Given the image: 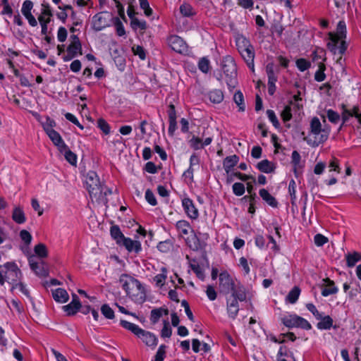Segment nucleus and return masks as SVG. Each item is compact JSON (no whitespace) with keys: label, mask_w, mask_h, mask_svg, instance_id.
<instances>
[{"label":"nucleus","mask_w":361,"mask_h":361,"mask_svg":"<svg viewBox=\"0 0 361 361\" xmlns=\"http://www.w3.org/2000/svg\"><path fill=\"white\" fill-rule=\"evenodd\" d=\"M68 32L64 27H59L57 31V39L60 42H64L67 38Z\"/></svg>","instance_id":"obj_64"},{"label":"nucleus","mask_w":361,"mask_h":361,"mask_svg":"<svg viewBox=\"0 0 361 361\" xmlns=\"http://www.w3.org/2000/svg\"><path fill=\"white\" fill-rule=\"evenodd\" d=\"M240 54L243 59L246 61L249 68H250L252 71H254L255 53L253 47H251L250 49H243Z\"/></svg>","instance_id":"obj_28"},{"label":"nucleus","mask_w":361,"mask_h":361,"mask_svg":"<svg viewBox=\"0 0 361 361\" xmlns=\"http://www.w3.org/2000/svg\"><path fill=\"white\" fill-rule=\"evenodd\" d=\"M345 38L346 25L344 21L341 20L337 25L336 32H330L328 34V49L334 55H343L348 48Z\"/></svg>","instance_id":"obj_1"},{"label":"nucleus","mask_w":361,"mask_h":361,"mask_svg":"<svg viewBox=\"0 0 361 361\" xmlns=\"http://www.w3.org/2000/svg\"><path fill=\"white\" fill-rule=\"evenodd\" d=\"M326 117L333 123H337L340 121V115L332 109L327 110Z\"/></svg>","instance_id":"obj_53"},{"label":"nucleus","mask_w":361,"mask_h":361,"mask_svg":"<svg viewBox=\"0 0 361 361\" xmlns=\"http://www.w3.org/2000/svg\"><path fill=\"white\" fill-rule=\"evenodd\" d=\"M181 204L186 216L192 219L196 220L199 217V210L194 202L188 197H183L181 200Z\"/></svg>","instance_id":"obj_12"},{"label":"nucleus","mask_w":361,"mask_h":361,"mask_svg":"<svg viewBox=\"0 0 361 361\" xmlns=\"http://www.w3.org/2000/svg\"><path fill=\"white\" fill-rule=\"evenodd\" d=\"M20 237L23 242H24L27 245H30L32 237L31 234L26 230H22L20 232Z\"/></svg>","instance_id":"obj_63"},{"label":"nucleus","mask_w":361,"mask_h":361,"mask_svg":"<svg viewBox=\"0 0 361 361\" xmlns=\"http://www.w3.org/2000/svg\"><path fill=\"white\" fill-rule=\"evenodd\" d=\"M192 350L195 353H199L200 351L207 353L210 350V346L209 344H207L206 343H202L198 339H192Z\"/></svg>","instance_id":"obj_35"},{"label":"nucleus","mask_w":361,"mask_h":361,"mask_svg":"<svg viewBox=\"0 0 361 361\" xmlns=\"http://www.w3.org/2000/svg\"><path fill=\"white\" fill-rule=\"evenodd\" d=\"M172 334V329L169 322H164V326L161 331V336L163 338H170Z\"/></svg>","instance_id":"obj_55"},{"label":"nucleus","mask_w":361,"mask_h":361,"mask_svg":"<svg viewBox=\"0 0 361 361\" xmlns=\"http://www.w3.org/2000/svg\"><path fill=\"white\" fill-rule=\"evenodd\" d=\"M351 116H355L357 119L361 127V114L359 112L358 106H355L352 109H348L345 105H343L342 118L343 123L346 122Z\"/></svg>","instance_id":"obj_19"},{"label":"nucleus","mask_w":361,"mask_h":361,"mask_svg":"<svg viewBox=\"0 0 361 361\" xmlns=\"http://www.w3.org/2000/svg\"><path fill=\"white\" fill-rule=\"evenodd\" d=\"M50 140L52 141L53 144L60 149H65L66 144L63 140L60 134L54 130H49V133L47 134Z\"/></svg>","instance_id":"obj_23"},{"label":"nucleus","mask_w":361,"mask_h":361,"mask_svg":"<svg viewBox=\"0 0 361 361\" xmlns=\"http://www.w3.org/2000/svg\"><path fill=\"white\" fill-rule=\"evenodd\" d=\"M231 296L233 299H235L238 301H245L247 298V293L245 288L240 283L235 284L234 288L231 290Z\"/></svg>","instance_id":"obj_20"},{"label":"nucleus","mask_w":361,"mask_h":361,"mask_svg":"<svg viewBox=\"0 0 361 361\" xmlns=\"http://www.w3.org/2000/svg\"><path fill=\"white\" fill-rule=\"evenodd\" d=\"M81 44L79 38L76 35L71 37V43L67 47V53L63 58L65 61H71L78 54H81Z\"/></svg>","instance_id":"obj_11"},{"label":"nucleus","mask_w":361,"mask_h":361,"mask_svg":"<svg viewBox=\"0 0 361 361\" xmlns=\"http://www.w3.org/2000/svg\"><path fill=\"white\" fill-rule=\"evenodd\" d=\"M121 325L132 332L145 346L154 350L158 344V337L154 333L143 329L138 325L126 320H121Z\"/></svg>","instance_id":"obj_3"},{"label":"nucleus","mask_w":361,"mask_h":361,"mask_svg":"<svg viewBox=\"0 0 361 361\" xmlns=\"http://www.w3.org/2000/svg\"><path fill=\"white\" fill-rule=\"evenodd\" d=\"M97 125L99 129L105 134L108 135L110 133L109 125L102 118H99L97 121Z\"/></svg>","instance_id":"obj_61"},{"label":"nucleus","mask_w":361,"mask_h":361,"mask_svg":"<svg viewBox=\"0 0 361 361\" xmlns=\"http://www.w3.org/2000/svg\"><path fill=\"white\" fill-rule=\"evenodd\" d=\"M176 129V121L175 115L170 114L169 115V134L173 136Z\"/></svg>","instance_id":"obj_59"},{"label":"nucleus","mask_w":361,"mask_h":361,"mask_svg":"<svg viewBox=\"0 0 361 361\" xmlns=\"http://www.w3.org/2000/svg\"><path fill=\"white\" fill-rule=\"evenodd\" d=\"M233 99L239 107V110L243 111L245 110L243 94L240 91H238L234 94Z\"/></svg>","instance_id":"obj_46"},{"label":"nucleus","mask_w":361,"mask_h":361,"mask_svg":"<svg viewBox=\"0 0 361 361\" xmlns=\"http://www.w3.org/2000/svg\"><path fill=\"white\" fill-rule=\"evenodd\" d=\"M33 6L34 4L30 0L24 1L21 7V13L31 27H36L37 20L32 13Z\"/></svg>","instance_id":"obj_13"},{"label":"nucleus","mask_w":361,"mask_h":361,"mask_svg":"<svg viewBox=\"0 0 361 361\" xmlns=\"http://www.w3.org/2000/svg\"><path fill=\"white\" fill-rule=\"evenodd\" d=\"M101 312L106 319H112L114 318V312L107 304H104L101 307Z\"/></svg>","instance_id":"obj_47"},{"label":"nucleus","mask_w":361,"mask_h":361,"mask_svg":"<svg viewBox=\"0 0 361 361\" xmlns=\"http://www.w3.org/2000/svg\"><path fill=\"white\" fill-rule=\"evenodd\" d=\"M198 68L202 72L207 73L210 68L209 61L206 58L201 59L198 63Z\"/></svg>","instance_id":"obj_54"},{"label":"nucleus","mask_w":361,"mask_h":361,"mask_svg":"<svg viewBox=\"0 0 361 361\" xmlns=\"http://www.w3.org/2000/svg\"><path fill=\"white\" fill-rule=\"evenodd\" d=\"M58 9L59 11L56 13V16L61 23H65L68 16V11H73V7L68 4H59Z\"/></svg>","instance_id":"obj_25"},{"label":"nucleus","mask_w":361,"mask_h":361,"mask_svg":"<svg viewBox=\"0 0 361 361\" xmlns=\"http://www.w3.org/2000/svg\"><path fill=\"white\" fill-rule=\"evenodd\" d=\"M118 281L121 288L133 300L136 302H142L145 300V288L137 279L123 274L120 276Z\"/></svg>","instance_id":"obj_2"},{"label":"nucleus","mask_w":361,"mask_h":361,"mask_svg":"<svg viewBox=\"0 0 361 361\" xmlns=\"http://www.w3.org/2000/svg\"><path fill=\"white\" fill-rule=\"evenodd\" d=\"M277 81V77L276 76H271L268 77V92L269 93L272 95L276 90V82Z\"/></svg>","instance_id":"obj_60"},{"label":"nucleus","mask_w":361,"mask_h":361,"mask_svg":"<svg viewBox=\"0 0 361 361\" xmlns=\"http://www.w3.org/2000/svg\"><path fill=\"white\" fill-rule=\"evenodd\" d=\"M330 128L326 125L322 126L317 117H314L310 122V131L305 137L307 143L312 147L318 146L324 142L329 137Z\"/></svg>","instance_id":"obj_4"},{"label":"nucleus","mask_w":361,"mask_h":361,"mask_svg":"<svg viewBox=\"0 0 361 361\" xmlns=\"http://www.w3.org/2000/svg\"><path fill=\"white\" fill-rule=\"evenodd\" d=\"M317 319H320V321L317 324V328L321 330L330 329L333 325V319L329 316L320 317Z\"/></svg>","instance_id":"obj_36"},{"label":"nucleus","mask_w":361,"mask_h":361,"mask_svg":"<svg viewBox=\"0 0 361 361\" xmlns=\"http://www.w3.org/2000/svg\"><path fill=\"white\" fill-rule=\"evenodd\" d=\"M226 304L228 317L231 319H235L239 311L238 301L230 297L227 298Z\"/></svg>","instance_id":"obj_22"},{"label":"nucleus","mask_w":361,"mask_h":361,"mask_svg":"<svg viewBox=\"0 0 361 361\" xmlns=\"http://www.w3.org/2000/svg\"><path fill=\"white\" fill-rule=\"evenodd\" d=\"M29 265L31 269L39 276H46L48 274L47 270L44 268L43 262H38L33 256L28 259Z\"/></svg>","instance_id":"obj_16"},{"label":"nucleus","mask_w":361,"mask_h":361,"mask_svg":"<svg viewBox=\"0 0 361 361\" xmlns=\"http://www.w3.org/2000/svg\"><path fill=\"white\" fill-rule=\"evenodd\" d=\"M180 11L184 16L189 17L194 14V10L191 5L183 4L180 6Z\"/></svg>","instance_id":"obj_49"},{"label":"nucleus","mask_w":361,"mask_h":361,"mask_svg":"<svg viewBox=\"0 0 361 361\" xmlns=\"http://www.w3.org/2000/svg\"><path fill=\"white\" fill-rule=\"evenodd\" d=\"M257 169L263 173H269L274 171L275 165L273 162L264 159L257 164Z\"/></svg>","instance_id":"obj_33"},{"label":"nucleus","mask_w":361,"mask_h":361,"mask_svg":"<svg viewBox=\"0 0 361 361\" xmlns=\"http://www.w3.org/2000/svg\"><path fill=\"white\" fill-rule=\"evenodd\" d=\"M279 361H295L290 353H287L286 348L281 346L278 353Z\"/></svg>","instance_id":"obj_41"},{"label":"nucleus","mask_w":361,"mask_h":361,"mask_svg":"<svg viewBox=\"0 0 361 361\" xmlns=\"http://www.w3.org/2000/svg\"><path fill=\"white\" fill-rule=\"evenodd\" d=\"M55 125V121L48 117L46 118L45 121L42 123L43 128L47 134L49 133V130H54V127Z\"/></svg>","instance_id":"obj_56"},{"label":"nucleus","mask_w":361,"mask_h":361,"mask_svg":"<svg viewBox=\"0 0 361 361\" xmlns=\"http://www.w3.org/2000/svg\"><path fill=\"white\" fill-rule=\"evenodd\" d=\"M53 20V11L51 6L47 3L41 4L40 13L37 18L41 27V34L45 35L49 32V24Z\"/></svg>","instance_id":"obj_8"},{"label":"nucleus","mask_w":361,"mask_h":361,"mask_svg":"<svg viewBox=\"0 0 361 361\" xmlns=\"http://www.w3.org/2000/svg\"><path fill=\"white\" fill-rule=\"evenodd\" d=\"M128 16L131 20V26L133 29L140 28L141 30H145L147 27V24L145 20H140L135 18L133 16H131L130 13H128Z\"/></svg>","instance_id":"obj_42"},{"label":"nucleus","mask_w":361,"mask_h":361,"mask_svg":"<svg viewBox=\"0 0 361 361\" xmlns=\"http://www.w3.org/2000/svg\"><path fill=\"white\" fill-rule=\"evenodd\" d=\"M166 278L167 269L166 267H162L160 269V273L153 277L152 283L157 288H161L165 285Z\"/></svg>","instance_id":"obj_24"},{"label":"nucleus","mask_w":361,"mask_h":361,"mask_svg":"<svg viewBox=\"0 0 361 361\" xmlns=\"http://www.w3.org/2000/svg\"><path fill=\"white\" fill-rule=\"evenodd\" d=\"M239 161V157L236 155H232L226 157L223 161V167L228 174L234 168V166L238 164Z\"/></svg>","instance_id":"obj_27"},{"label":"nucleus","mask_w":361,"mask_h":361,"mask_svg":"<svg viewBox=\"0 0 361 361\" xmlns=\"http://www.w3.org/2000/svg\"><path fill=\"white\" fill-rule=\"evenodd\" d=\"M169 313L168 310L164 308L154 309L151 311L150 321L152 324H156L159 322L160 318L164 315H167Z\"/></svg>","instance_id":"obj_32"},{"label":"nucleus","mask_w":361,"mask_h":361,"mask_svg":"<svg viewBox=\"0 0 361 361\" xmlns=\"http://www.w3.org/2000/svg\"><path fill=\"white\" fill-rule=\"evenodd\" d=\"M347 265L348 267H353L357 262L361 259V255L358 252L348 253L345 256Z\"/></svg>","instance_id":"obj_44"},{"label":"nucleus","mask_w":361,"mask_h":361,"mask_svg":"<svg viewBox=\"0 0 361 361\" xmlns=\"http://www.w3.org/2000/svg\"><path fill=\"white\" fill-rule=\"evenodd\" d=\"M281 320L288 328H301L309 330L311 329L310 324L304 318L295 314L286 312L283 314Z\"/></svg>","instance_id":"obj_7"},{"label":"nucleus","mask_w":361,"mask_h":361,"mask_svg":"<svg viewBox=\"0 0 361 361\" xmlns=\"http://www.w3.org/2000/svg\"><path fill=\"white\" fill-rule=\"evenodd\" d=\"M166 346L165 345H161L152 361H164L166 357Z\"/></svg>","instance_id":"obj_48"},{"label":"nucleus","mask_w":361,"mask_h":361,"mask_svg":"<svg viewBox=\"0 0 361 361\" xmlns=\"http://www.w3.org/2000/svg\"><path fill=\"white\" fill-rule=\"evenodd\" d=\"M34 251L35 255L41 258H45L48 255L47 247L43 243L36 245L34 248Z\"/></svg>","instance_id":"obj_45"},{"label":"nucleus","mask_w":361,"mask_h":361,"mask_svg":"<svg viewBox=\"0 0 361 361\" xmlns=\"http://www.w3.org/2000/svg\"><path fill=\"white\" fill-rule=\"evenodd\" d=\"M209 99L214 104H219L224 99V94L219 90H214L209 92Z\"/></svg>","instance_id":"obj_39"},{"label":"nucleus","mask_w":361,"mask_h":361,"mask_svg":"<svg viewBox=\"0 0 361 361\" xmlns=\"http://www.w3.org/2000/svg\"><path fill=\"white\" fill-rule=\"evenodd\" d=\"M292 164L293 165V170L295 175L300 172L303 167V164L301 161V157L297 151H293L291 155Z\"/></svg>","instance_id":"obj_30"},{"label":"nucleus","mask_w":361,"mask_h":361,"mask_svg":"<svg viewBox=\"0 0 361 361\" xmlns=\"http://www.w3.org/2000/svg\"><path fill=\"white\" fill-rule=\"evenodd\" d=\"M110 234L113 239H114L117 244H121V242L124 239L125 236L121 231L120 228L118 226L114 225L110 228Z\"/></svg>","instance_id":"obj_37"},{"label":"nucleus","mask_w":361,"mask_h":361,"mask_svg":"<svg viewBox=\"0 0 361 361\" xmlns=\"http://www.w3.org/2000/svg\"><path fill=\"white\" fill-rule=\"evenodd\" d=\"M145 199H146L147 202L149 204H151L152 206L157 205V202L156 197L151 190L147 189L145 192Z\"/></svg>","instance_id":"obj_62"},{"label":"nucleus","mask_w":361,"mask_h":361,"mask_svg":"<svg viewBox=\"0 0 361 361\" xmlns=\"http://www.w3.org/2000/svg\"><path fill=\"white\" fill-rule=\"evenodd\" d=\"M85 183L90 194L99 190L100 182L97 173L93 171H89L85 176Z\"/></svg>","instance_id":"obj_14"},{"label":"nucleus","mask_w":361,"mask_h":361,"mask_svg":"<svg viewBox=\"0 0 361 361\" xmlns=\"http://www.w3.org/2000/svg\"><path fill=\"white\" fill-rule=\"evenodd\" d=\"M235 286L233 278L227 271H222L219 275V287L221 293L228 294Z\"/></svg>","instance_id":"obj_9"},{"label":"nucleus","mask_w":361,"mask_h":361,"mask_svg":"<svg viewBox=\"0 0 361 361\" xmlns=\"http://www.w3.org/2000/svg\"><path fill=\"white\" fill-rule=\"evenodd\" d=\"M259 194L262 200L271 207H276L277 206V201L266 189H261Z\"/></svg>","instance_id":"obj_34"},{"label":"nucleus","mask_w":361,"mask_h":361,"mask_svg":"<svg viewBox=\"0 0 361 361\" xmlns=\"http://www.w3.org/2000/svg\"><path fill=\"white\" fill-rule=\"evenodd\" d=\"M300 294V289L295 286L288 294L286 298V301L294 304L297 302Z\"/></svg>","instance_id":"obj_40"},{"label":"nucleus","mask_w":361,"mask_h":361,"mask_svg":"<svg viewBox=\"0 0 361 361\" xmlns=\"http://www.w3.org/2000/svg\"><path fill=\"white\" fill-rule=\"evenodd\" d=\"M222 71L225 75V81L227 85L231 87H235L236 85V65L233 59L227 56L223 60Z\"/></svg>","instance_id":"obj_6"},{"label":"nucleus","mask_w":361,"mask_h":361,"mask_svg":"<svg viewBox=\"0 0 361 361\" xmlns=\"http://www.w3.org/2000/svg\"><path fill=\"white\" fill-rule=\"evenodd\" d=\"M80 307L81 304L78 297L75 294H73L72 301L69 304L63 306L62 308L66 314L70 316L77 313Z\"/></svg>","instance_id":"obj_18"},{"label":"nucleus","mask_w":361,"mask_h":361,"mask_svg":"<svg viewBox=\"0 0 361 361\" xmlns=\"http://www.w3.org/2000/svg\"><path fill=\"white\" fill-rule=\"evenodd\" d=\"M120 245L124 246L130 252L138 253L142 250L141 243L139 240H133L130 238L125 237Z\"/></svg>","instance_id":"obj_17"},{"label":"nucleus","mask_w":361,"mask_h":361,"mask_svg":"<svg viewBox=\"0 0 361 361\" xmlns=\"http://www.w3.org/2000/svg\"><path fill=\"white\" fill-rule=\"evenodd\" d=\"M22 277V273L18 265L14 262H8L0 265V284L5 282L11 284L19 282Z\"/></svg>","instance_id":"obj_5"},{"label":"nucleus","mask_w":361,"mask_h":361,"mask_svg":"<svg viewBox=\"0 0 361 361\" xmlns=\"http://www.w3.org/2000/svg\"><path fill=\"white\" fill-rule=\"evenodd\" d=\"M190 146L194 149H200L204 147L200 138L193 136L189 141Z\"/></svg>","instance_id":"obj_52"},{"label":"nucleus","mask_w":361,"mask_h":361,"mask_svg":"<svg viewBox=\"0 0 361 361\" xmlns=\"http://www.w3.org/2000/svg\"><path fill=\"white\" fill-rule=\"evenodd\" d=\"M59 152L63 154L66 161L71 165L75 166L77 164V156L68 149L67 145L65 149H60Z\"/></svg>","instance_id":"obj_38"},{"label":"nucleus","mask_w":361,"mask_h":361,"mask_svg":"<svg viewBox=\"0 0 361 361\" xmlns=\"http://www.w3.org/2000/svg\"><path fill=\"white\" fill-rule=\"evenodd\" d=\"M296 66L300 71H305L310 67V63L305 59H299L296 61Z\"/></svg>","instance_id":"obj_57"},{"label":"nucleus","mask_w":361,"mask_h":361,"mask_svg":"<svg viewBox=\"0 0 361 361\" xmlns=\"http://www.w3.org/2000/svg\"><path fill=\"white\" fill-rule=\"evenodd\" d=\"M132 51H133V54L136 56H138L141 60L145 59V57H146L145 51L142 47L139 46V45H134L132 47Z\"/></svg>","instance_id":"obj_58"},{"label":"nucleus","mask_w":361,"mask_h":361,"mask_svg":"<svg viewBox=\"0 0 361 361\" xmlns=\"http://www.w3.org/2000/svg\"><path fill=\"white\" fill-rule=\"evenodd\" d=\"M232 189H233V192L236 196L243 195L245 191V185L242 183H235L232 186Z\"/></svg>","instance_id":"obj_51"},{"label":"nucleus","mask_w":361,"mask_h":361,"mask_svg":"<svg viewBox=\"0 0 361 361\" xmlns=\"http://www.w3.org/2000/svg\"><path fill=\"white\" fill-rule=\"evenodd\" d=\"M169 44L173 50L178 53H183L186 51L187 46L183 39L176 35L171 36L169 38Z\"/></svg>","instance_id":"obj_15"},{"label":"nucleus","mask_w":361,"mask_h":361,"mask_svg":"<svg viewBox=\"0 0 361 361\" xmlns=\"http://www.w3.org/2000/svg\"><path fill=\"white\" fill-rule=\"evenodd\" d=\"M176 227L181 236L188 235L192 231L190 224L185 220L177 221Z\"/></svg>","instance_id":"obj_31"},{"label":"nucleus","mask_w":361,"mask_h":361,"mask_svg":"<svg viewBox=\"0 0 361 361\" xmlns=\"http://www.w3.org/2000/svg\"><path fill=\"white\" fill-rule=\"evenodd\" d=\"M325 65L321 63L319 65V69L315 73L314 78L317 82H322L325 80L326 75L324 74Z\"/></svg>","instance_id":"obj_50"},{"label":"nucleus","mask_w":361,"mask_h":361,"mask_svg":"<svg viewBox=\"0 0 361 361\" xmlns=\"http://www.w3.org/2000/svg\"><path fill=\"white\" fill-rule=\"evenodd\" d=\"M12 219L16 223L19 224L25 222L26 218L22 207L16 206L13 208Z\"/></svg>","instance_id":"obj_29"},{"label":"nucleus","mask_w":361,"mask_h":361,"mask_svg":"<svg viewBox=\"0 0 361 361\" xmlns=\"http://www.w3.org/2000/svg\"><path fill=\"white\" fill-rule=\"evenodd\" d=\"M338 291V288L335 286L334 282L329 279L324 280V284L322 288V295L327 297L330 295L336 294Z\"/></svg>","instance_id":"obj_26"},{"label":"nucleus","mask_w":361,"mask_h":361,"mask_svg":"<svg viewBox=\"0 0 361 361\" xmlns=\"http://www.w3.org/2000/svg\"><path fill=\"white\" fill-rule=\"evenodd\" d=\"M51 295L54 300L59 303H65L69 300V295L63 288H58L52 289Z\"/></svg>","instance_id":"obj_21"},{"label":"nucleus","mask_w":361,"mask_h":361,"mask_svg":"<svg viewBox=\"0 0 361 361\" xmlns=\"http://www.w3.org/2000/svg\"><path fill=\"white\" fill-rule=\"evenodd\" d=\"M112 16L109 12H100L92 17V25L94 30L100 31L110 25Z\"/></svg>","instance_id":"obj_10"},{"label":"nucleus","mask_w":361,"mask_h":361,"mask_svg":"<svg viewBox=\"0 0 361 361\" xmlns=\"http://www.w3.org/2000/svg\"><path fill=\"white\" fill-rule=\"evenodd\" d=\"M236 45L240 54L243 52V49H250L252 47L250 42L244 37H239L237 39Z\"/></svg>","instance_id":"obj_43"}]
</instances>
